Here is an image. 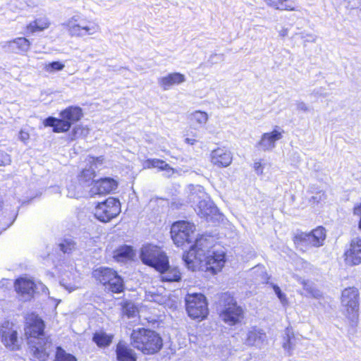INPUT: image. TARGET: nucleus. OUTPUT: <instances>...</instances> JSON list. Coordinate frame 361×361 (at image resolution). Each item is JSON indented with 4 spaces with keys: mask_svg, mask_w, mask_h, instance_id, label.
<instances>
[{
    "mask_svg": "<svg viewBox=\"0 0 361 361\" xmlns=\"http://www.w3.org/2000/svg\"><path fill=\"white\" fill-rule=\"evenodd\" d=\"M214 243V236L209 235H202L195 238V244L183 255V260L188 269L208 271L214 274L220 271L226 262L225 252L212 250Z\"/></svg>",
    "mask_w": 361,
    "mask_h": 361,
    "instance_id": "nucleus-1",
    "label": "nucleus"
},
{
    "mask_svg": "<svg viewBox=\"0 0 361 361\" xmlns=\"http://www.w3.org/2000/svg\"><path fill=\"white\" fill-rule=\"evenodd\" d=\"M44 323L35 314L27 318L25 334L27 336L28 344L34 356L40 361H46L51 351V342L44 337Z\"/></svg>",
    "mask_w": 361,
    "mask_h": 361,
    "instance_id": "nucleus-2",
    "label": "nucleus"
},
{
    "mask_svg": "<svg viewBox=\"0 0 361 361\" xmlns=\"http://www.w3.org/2000/svg\"><path fill=\"white\" fill-rule=\"evenodd\" d=\"M130 340L135 348L147 355L159 352L163 346L162 338L157 332L142 328L133 330Z\"/></svg>",
    "mask_w": 361,
    "mask_h": 361,
    "instance_id": "nucleus-3",
    "label": "nucleus"
},
{
    "mask_svg": "<svg viewBox=\"0 0 361 361\" xmlns=\"http://www.w3.org/2000/svg\"><path fill=\"white\" fill-rule=\"evenodd\" d=\"M82 109L79 106H71L61 111L60 118L49 116L43 121L46 127H52L54 133H65L70 130L72 125L82 117Z\"/></svg>",
    "mask_w": 361,
    "mask_h": 361,
    "instance_id": "nucleus-4",
    "label": "nucleus"
},
{
    "mask_svg": "<svg viewBox=\"0 0 361 361\" xmlns=\"http://www.w3.org/2000/svg\"><path fill=\"white\" fill-rule=\"evenodd\" d=\"M219 303L221 308L220 317L225 323L232 326L243 319V309L237 305L230 293H222L219 297Z\"/></svg>",
    "mask_w": 361,
    "mask_h": 361,
    "instance_id": "nucleus-5",
    "label": "nucleus"
},
{
    "mask_svg": "<svg viewBox=\"0 0 361 361\" xmlns=\"http://www.w3.org/2000/svg\"><path fill=\"white\" fill-rule=\"evenodd\" d=\"M189 195V200L191 202L197 203V209H195L197 214L202 217L205 218L207 221L212 219V216L216 214L217 208L214 206L212 201L208 197L207 194L204 192L203 188L197 185L193 187Z\"/></svg>",
    "mask_w": 361,
    "mask_h": 361,
    "instance_id": "nucleus-6",
    "label": "nucleus"
},
{
    "mask_svg": "<svg viewBox=\"0 0 361 361\" xmlns=\"http://www.w3.org/2000/svg\"><path fill=\"white\" fill-rule=\"evenodd\" d=\"M71 37H82L92 35L100 30L97 23L93 21H87L80 16H74L62 23Z\"/></svg>",
    "mask_w": 361,
    "mask_h": 361,
    "instance_id": "nucleus-7",
    "label": "nucleus"
},
{
    "mask_svg": "<svg viewBox=\"0 0 361 361\" xmlns=\"http://www.w3.org/2000/svg\"><path fill=\"white\" fill-rule=\"evenodd\" d=\"M140 259L143 264L162 271L169 267V259L166 253L158 246L151 244L141 248Z\"/></svg>",
    "mask_w": 361,
    "mask_h": 361,
    "instance_id": "nucleus-8",
    "label": "nucleus"
},
{
    "mask_svg": "<svg viewBox=\"0 0 361 361\" xmlns=\"http://www.w3.org/2000/svg\"><path fill=\"white\" fill-rule=\"evenodd\" d=\"M95 176L94 169L90 166L88 169H83L78 176V183H71L67 186L68 196L73 198H78L85 196L91 187L93 186Z\"/></svg>",
    "mask_w": 361,
    "mask_h": 361,
    "instance_id": "nucleus-9",
    "label": "nucleus"
},
{
    "mask_svg": "<svg viewBox=\"0 0 361 361\" xmlns=\"http://www.w3.org/2000/svg\"><path fill=\"white\" fill-rule=\"evenodd\" d=\"M326 238L324 228L319 226L310 233H298L294 237V243L300 250L305 252L312 247L323 245Z\"/></svg>",
    "mask_w": 361,
    "mask_h": 361,
    "instance_id": "nucleus-10",
    "label": "nucleus"
},
{
    "mask_svg": "<svg viewBox=\"0 0 361 361\" xmlns=\"http://www.w3.org/2000/svg\"><path fill=\"white\" fill-rule=\"evenodd\" d=\"M195 226L188 221H180L172 224L171 235L173 243L178 246L190 244L195 239Z\"/></svg>",
    "mask_w": 361,
    "mask_h": 361,
    "instance_id": "nucleus-11",
    "label": "nucleus"
},
{
    "mask_svg": "<svg viewBox=\"0 0 361 361\" xmlns=\"http://www.w3.org/2000/svg\"><path fill=\"white\" fill-rule=\"evenodd\" d=\"M188 316L192 319H204L208 314L206 298L201 293L188 294L185 298Z\"/></svg>",
    "mask_w": 361,
    "mask_h": 361,
    "instance_id": "nucleus-12",
    "label": "nucleus"
},
{
    "mask_svg": "<svg viewBox=\"0 0 361 361\" xmlns=\"http://www.w3.org/2000/svg\"><path fill=\"white\" fill-rule=\"evenodd\" d=\"M120 212V202L114 197H109L105 201L97 203L94 210V216L104 223L116 217Z\"/></svg>",
    "mask_w": 361,
    "mask_h": 361,
    "instance_id": "nucleus-13",
    "label": "nucleus"
},
{
    "mask_svg": "<svg viewBox=\"0 0 361 361\" xmlns=\"http://www.w3.org/2000/svg\"><path fill=\"white\" fill-rule=\"evenodd\" d=\"M342 305L346 308L347 316L352 323L358 319L359 292L355 287L345 288L342 292Z\"/></svg>",
    "mask_w": 361,
    "mask_h": 361,
    "instance_id": "nucleus-14",
    "label": "nucleus"
},
{
    "mask_svg": "<svg viewBox=\"0 0 361 361\" xmlns=\"http://www.w3.org/2000/svg\"><path fill=\"white\" fill-rule=\"evenodd\" d=\"M15 289L20 295L22 300H29L34 293L42 290L43 293H49L48 288L42 283H35L32 280L18 279L15 282Z\"/></svg>",
    "mask_w": 361,
    "mask_h": 361,
    "instance_id": "nucleus-15",
    "label": "nucleus"
},
{
    "mask_svg": "<svg viewBox=\"0 0 361 361\" xmlns=\"http://www.w3.org/2000/svg\"><path fill=\"white\" fill-rule=\"evenodd\" d=\"M1 342L8 349L15 350L19 348L20 341L18 337L16 326L8 322H4L0 326Z\"/></svg>",
    "mask_w": 361,
    "mask_h": 361,
    "instance_id": "nucleus-16",
    "label": "nucleus"
},
{
    "mask_svg": "<svg viewBox=\"0 0 361 361\" xmlns=\"http://www.w3.org/2000/svg\"><path fill=\"white\" fill-rule=\"evenodd\" d=\"M118 187V183L112 178H102L94 182L89 190V195L92 197L96 195L109 194L115 190Z\"/></svg>",
    "mask_w": 361,
    "mask_h": 361,
    "instance_id": "nucleus-17",
    "label": "nucleus"
},
{
    "mask_svg": "<svg viewBox=\"0 0 361 361\" xmlns=\"http://www.w3.org/2000/svg\"><path fill=\"white\" fill-rule=\"evenodd\" d=\"M345 257L348 265L354 266L361 263V239L352 240L350 248L345 252Z\"/></svg>",
    "mask_w": 361,
    "mask_h": 361,
    "instance_id": "nucleus-18",
    "label": "nucleus"
},
{
    "mask_svg": "<svg viewBox=\"0 0 361 361\" xmlns=\"http://www.w3.org/2000/svg\"><path fill=\"white\" fill-rule=\"evenodd\" d=\"M267 338L264 330L252 327L247 333L245 343L249 346H255L261 348L267 343Z\"/></svg>",
    "mask_w": 361,
    "mask_h": 361,
    "instance_id": "nucleus-19",
    "label": "nucleus"
},
{
    "mask_svg": "<svg viewBox=\"0 0 361 361\" xmlns=\"http://www.w3.org/2000/svg\"><path fill=\"white\" fill-rule=\"evenodd\" d=\"M233 160L231 152L225 148H217L211 152V161L218 167H227Z\"/></svg>",
    "mask_w": 361,
    "mask_h": 361,
    "instance_id": "nucleus-20",
    "label": "nucleus"
},
{
    "mask_svg": "<svg viewBox=\"0 0 361 361\" xmlns=\"http://www.w3.org/2000/svg\"><path fill=\"white\" fill-rule=\"evenodd\" d=\"M282 132L274 129L271 133H265L262 135L257 147L263 151L272 150L276 146V142L281 139Z\"/></svg>",
    "mask_w": 361,
    "mask_h": 361,
    "instance_id": "nucleus-21",
    "label": "nucleus"
},
{
    "mask_svg": "<svg viewBox=\"0 0 361 361\" xmlns=\"http://www.w3.org/2000/svg\"><path fill=\"white\" fill-rule=\"evenodd\" d=\"M116 357L118 361H137V357L133 350L121 342L117 345Z\"/></svg>",
    "mask_w": 361,
    "mask_h": 361,
    "instance_id": "nucleus-22",
    "label": "nucleus"
},
{
    "mask_svg": "<svg viewBox=\"0 0 361 361\" xmlns=\"http://www.w3.org/2000/svg\"><path fill=\"white\" fill-rule=\"evenodd\" d=\"M185 80L184 75L180 73H173L161 78L159 80V83L164 90H168L171 85L180 84Z\"/></svg>",
    "mask_w": 361,
    "mask_h": 361,
    "instance_id": "nucleus-23",
    "label": "nucleus"
},
{
    "mask_svg": "<svg viewBox=\"0 0 361 361\" xmlns=\"http://www.w3.org/2000/svg\"><path fill=\"white\" fill-rule=\"evenodd\" d=\"M115 271L109 267H99L92 272L93 277L100 283L106 286L111 281V277H114Z\"/></svg>",
    "mask_w": 361,
    "mask_h": 361,
    "instance_id": "nucleus-24",
    "label": "nucleus"
},
{
    "mask_svg": "<svg viewBox=\"0 0 361 361\" xmlns=\"http://www.w3.org/2000/svg\"><path fill=\"white\" fill-rule=\"evenodd\" d=\"M159 271L161 273V278L163 281L178 282L181 279V274L176 267H171L169 265L167 268Z\"/></svg>",
    "mask_w": 361,
    "mask_h": 361,
    "instance_id": "nucleus-25",
    "label": "nucleus"
},
{
    "mask_svg": "<svg viewBox=\"0 0 361 361\" xmlns=\"http://www.w3.org/2000/svg\"><path fill=\"white\" fill-rule=\"evenodd\" d=\"M105 287L113 293H121L124 289L123 280L115 271L114 277H111V281Z\"/></svg>",
    "mask_w": 361,
    "mask_h": 361,
    "instance_id": "nucleus-26",
    "label": "nucleus"
},
{
    "mask_svg": "<svg viewBox=\"0 0 361 361\" xmlns=\"http://www.w3.org/2000/svg\"><path fill=\"white\" fill-rule=\"evenodd\" d=\"M9 47L16 52L27 51L30 49V42L25 37H18L8 42Z\"/></svg>",
    "mask_w": 361,
    "mask_h": 361,
    "instance_id": "nucleus-27",
    "label": "nucleus"
},
{
    "mask_svg": "<svg viewBox=\"0 0 361 361\" xmlns=\"http://www.w3.org/2000/svg\"><path fill=\"white\" fill-rule=\"evenodd\" d=\"M295 336L291 329L286 328L283 336V348L290 356L295 346Z\"/></svg>",
    "mask_w": 361,
    "mask_h": 361,
    "instance_id": "nucleus-28",
    "label": "nucleus"
},
{
    "mask_svg": "<svg viewBox=\"0 0 361 361\" xmlns=\"http://www.w3.org/2000/svg\"><path fill=\"white\" fill-rule=\"evenodd\" d=\"M190 120L195 128L201 127L207 123L208 115L204 111H196L190 114Z\"/></svg>",
    "mask_w": 361,
    "mask_h": 361,
    "instance_id": "nucleus-29",
    "label": "nucleus"
},
{
    "mask_svg": "<svg viewBox=\"0 0 361 361\" xmlns=\"http://www.w3.org/2000/svg\"><path fill=\"white\" fill-rule=\"evenodd\" d=\"M50 25L49 20L47 18H40L31 22L27 27L29 32L33 33L37 31H42L47 28Z\"/></svg>",
    "mask_w": 361,
    "mask_h": 361,
    "instance_id": "nucleus-30",
    "label": "nucleus"
},
{
    "mask_svg": "<svg viewBox=\"0 0 361 361\" xmlns=\"http://www.w3.org/2000/svg\"><path fill=\"white\" fill-rule=\"evenodd\" d=\"M134 255L133 248L128 245H123L114 252V258L118 262H122L125 259L132 258Z\"/></svg>",
    "mask_w": 361,
    "mask_h": 361,
    "instance_id": "nucleus-31",
    "label": "nucleus"
},
{
    "mask_svg": "<svg viewBox=\"0 0 361 361\" xmlns=\"http://www.w3.org/2000/svg\"><path fill=\"white\" fill-rule=\"evenodd\" d=\"M59 247L64 254H71L76 250V243L73 238H68L63 239L59 243Z\"/></svg>",
    "mask_w": 361,
    "mask_h": 361,
    "instance_id": "nucleus-32",
    "label": "nucleus"
},
{
    "mask_svg": "<svg viewBox=\"0 0 361 361\" xmlns=\"http://www.w3.org/2000/svg\"><path fill=\"white\" fill-rule=\"evenodd\" d=\"M267 4L279 10H294V7L289 0H265Z\"/></svg>",
    "mask_w": 361,
    "mask_h": 361,
    "instance_id": "nucleus-33",
    "label": "nucleus"
},
{
    "mask_svg": "<svg viewBox=\"0 0 361 361\" xmlns=\"http://www.w3.org/2000/svg\"><path fill=\"white\" fill-rule=\"evenodd\" d=\"M146 298L152 302H154L159 305H166V302L169 300V298L166 295H163L162 293H159L154 291H149L146 294Z\"/></svg>",
    "mask_w": 361,
    "mask_h": 361,
    "instance_id": "nucleus-34",
    "label": "nucleus"
},
{
    "mask_svg": "<svg viewBox=\"0 0 361 361\" xmlns=\"http://www.w3.org/2000/svg\"><path fill=\"white\" fill-rule=\"evenodd\" d=\"M122 312L124 315L128 318L134 317L137 312V308L135 304L130 301H125L122 305Z\"/></svg>",
    "mask_w": 361,
    "mask_h": 361,
    "instance_id": "nucleus-35",
    "label": "nucleus"
},
{
    "mask_svg": "<svg viewBox=\"0 0 361 361\" xmlns=\"http://www.w3.org/2000/svg\"><path fill=\"white\" fill-rule=\"evenodd\" d=\"M93 341L100 347H105L111 343V337L104 333H96Z\"/></svg>",
    "mask_w": 361,
    "mask_h": 361,
    "instance_id": "nucleus-36",
    "label": "nucleus"
},
{
    "mask_svg": "<svg viewBox=\"0 0 361 361\" xmlns=\"http://www.w3.org/2000/svg\"><path fill=\"white\" fill-rule=\"evenodd\" d=\"M54 361H77L75 356L67 353L62 348L57 347Z\"/></svg>",
    "mask_w": 361,
    "mask_h": 361,
    "instance_id": "nucleus-37",
    "label": "nucleus"
},
{
    "mask_svg": "<svg viewBox=\"0 0 361 361\" xmlns=\"http://www.w3.org/2000/svg\"><path fill=\"white\" fill-rule=\"evenodd\" d=\"M64 66H65L59 61H53L46 64L44 66V70L49 73H53L56 71L63 70Z\"/></svg>",
    "mask_w": 361,
    "mask_h": 361,
    "instance_id": "nucleus-38",
    "label": "nucleus"
},
{
    "mask_svg": "<svg viewBox=\"0 0 361 361\" xmlns=\"http://www.w3.org/2000/svg\"><path fill=\"white\" fill-rule=\"evenodd\" d=\"M149 161L150 162L152 167L158 168L161 170H168V169L171 170V168L169 166V165L168 164H166L163 160L154 159L152 160H149Z\"/></svg>",
    "mask_w": 361,
    "mask_h": 361,
    "instance_id": "nucleus-39",
    "label": "nucleus"
},
{
    "mask_svg": "<svg viewBox=\"0 0 361 361\" xmlns=\"http://www.w3.org/2000/svg\"><path fill=\"white\" fill-rule=\"evenodd\" d=\"M271 286H272V288H273V289L274 290V293L277 295V297L279 299V300L281 301V302L283 305H286L288 303V300L286 298V295L281 291V290L279 288V286H278L276 284H273V283H271Z\"/></svg>",
    "mask_w": 361,
    "mask_h": 361,
    "instance_id": "nucleus-40",
    "label": "nucleus"
},
{
    "mask_svg": "<svg viewBox=\"0 0 361 361\" xmlns=\"http://www.w3.org/2000/svg\"><path fill=\"white\" fill-rule=\"evenodd\" d=\"M11 163V158L10 154L5 151L0 149V166H6L10 165Z\"/></svg>",
    "mask_w": 361,
    "mask_h": 361,
    "instance_id": "nucleus-41",
    "label": "nucleus"
},
{
    "mask_svg": "<svg viewBox=\"0 0 361 361\" xmlns=\"http://www.w3.org/2000/svg\"><path fill=\"white\" fill-rule=\"evenodd\" d=\"M326 199V195L324 192L320 190L317 192L314 195L312 196L310 201L314 203H319L320 202Z\"/></svg>",
    "mask_w": 361,
    "mask_h": 361,
    "instance_id": "nucleus-42",
    "label": "nucleus"
},
{
    "mask_svg": "<svg viewBox=\"0 0 361 361\" xmlns=\"http://www.w3.org/2000/svg\"><path fill=\"white\" fill-rule=\"evenodd\" d=\"M104 161V157L102 156L94 157H88V162L91 164L92 168L97 169V164H102Z\"/></svg>",
    "mask_w": 361,
    "mask_h": 361,
    "instance_id": "nucleus-43",
    "label": "nucleus"
},
{
    "mask_svg": "<svg viewBox=\"0 0 361 361\" xmlns=\"http://www.w3.org/2000/svg\"><path fill=\"white\" fill-rule=\"evenodd\" d=\"M296 107L298 110L305 113L310 111L311 109L305 102L301 101L296 102Z\"/></svg>",
    "mask_w": 361,
    "mask_h": 361,
    "instance_id": "nucleus-44",
    "label": "nucleus"
},
{
    "mask_svg": "<svg viewBox=\"0 0 361 361\" xmlns=\"http://www.w3.org/2000/svg\"><path fill=\"white\" fill-rule=\"evenodd\" d=\"M301 38L303 39L306 42H314L315 41V36L312 34H305L301 33Z\"/></svg>",
    "mask_w": 361,
    "mask_h": 361,
    "instance_id": "nucleus-45",
    "label": "nucleus"
},
{
    "mask_svg": "<svg viewBox=\"0 0 361 361\" xmlns=\"http://www.w3.org/2000/svg\"><path fill=\"white\" fill-rule=\"evenodd\" d=\"M354 214L360 216L359 228L361 230V204L354 208Z\"/></svg>",
    "mask_w": 361,
    "mask_h": 361,
    "instance_id": "nucleus-46",
    "label": "nucleus"
},
{
    "mask_svg": "<svg viewBox=\"0 0 361 361\" xmlns=\"http://www.w3.org/2000/svg\"><path fill=\"white\" fill-rule=\"evenodd\" d=\"M19 137L21 141H23V142H25L27 140H28L30 135L27 133L21 130L20 132Z\"/></svg>",
    "mask_w": 361,
    "mask_h": 361,
    "instance_id": "nucleus-47",
    "label": "nucleus"
},
{
    "mask_svg": "<svg viewBox=\"0 0 361 361\" xmlns=\"http://www.w3.org/2000/svg\"><path fill=\"white\" fill-rule=\"evenodd\" d=\"M254 168H255V171L259 173V174H262V164L260 162H255V164H254Z\"/></svg>",
    "mask_w": 361,
    "mask_h": 361,
    "instance_id": "nucleus-48",
    "label": "nucleus"
},
{
    "mask_svg": "<svg viewBox=\"0 0 361 361\" xmlns=\"http://www.w3.org/2000/svg\"><path fill=\"white\" fill-rule=\"evenodd\" d=\"M288 32V30L287 28H283L282 30H281L279 31V35H280L281 37H283L287 36Z\"/></svg>",
    "mask_w": 361,
    "mask_h": 361,
    "instance_id": "nucleus-49",
    "label": "nucleus"
},
{
    "mask_svg": "<svg viewBox=\"0 0 361 361\" xmlns=\"http://www.w3.org/2000/svg\"><path fill=\"white\" fill-rule=\"evenodd\" d=\"M185 142L190 145H194L196 140L195 139L185 138Z\"/></svg>",
    "mask_w": 361,
    "mask_h": 361,
    "instance_id": "nucleus-50",
    "label": "nucleus"
}]
</instances>
